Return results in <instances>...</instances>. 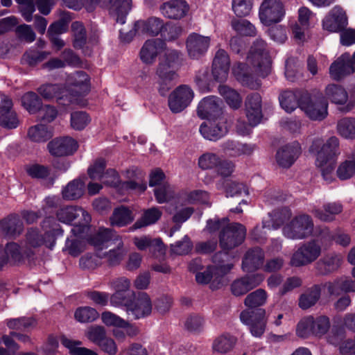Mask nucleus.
Segmentation results:
<instances>
[{
    "instance_id": "obj_53",
    "label": "nucleus",
    "mask_w": 355,
    "mask_h": 355,
    "mask_svg": "<svg viewBox=\"0 0 355 355\" xmlns=\"http://www.w3.org/2000/svg\"><path fill=\"white\" fill-rule=\"evenodd\" d=\"M320 296V288L318 285L313 286L305 293L300 296L299 306L303 309H306L314 305Z\"/></svg>"
},
{
    "instance_id": "obj_5",
    "label": "nucleus",
    "mask_w": 355,
    "mask_h": 355,
    "mask_svg": "<svg viewBox=\"0 0 355 355\" xmlns=\"http://www.w3.org/2000/svg\"><path fill=\"white\" fill-rule=\"evenodd\" d=\"M230 256L227 252H220L213 257L214 266H208L206 269L198 272L196 275V280L198 284H207L211 283V288H218L221 278L228 273L233 268L234 263L229 260Z\"/></svg>"
},
{
    "instance_id": "obj_14",
    "label": "nucleus",
    "mask_w": 355,
    "mask_h": 355,
    "mask_svg": "<svg viewBox=\"0 0 355 355\" xmlns=\"http://www.w3.org/2000/svg\"><path fill=\"white\" fill-rule=\"evenodd\" d=\"M229 126L227 117H219L203 122L200 126L199 131L205 139L216 141L227 133Z\"/></svg>"
},
{
    "instance_id": "obj_30",
    "label": "nucleus",
    "mask_w": 355,
    "mask_h": 355,
    "mask_svg": "<svg viewBox=\"0 0 355 355\" xmlns=\"http://www.w3.org/2000/svg\"><path fill=\"white\" fill-rule=\"evenodd\" d=\"M160 10L168 18L180 19L188 12L189 5L184 0H170L161 6Z\"/></svg>"
},
{
    "instance_id": "obj_39",
    "label": "nucleus",
    "mask_w": 355,
    "mask_h": 355,
    "mask_svg": "<svg viewBox=\"0 0 355 355\" xmlns=\"http://www.w3.org/2000/svg\"><path fill=\"white\" fill-rule=\"evenodd\" d=\"M306 92L300 91H285L279 96V103L282 107L287 112H291L300 107V101Z\"/></svg>"
},
{
    "instance_id": "obj_31",
    "label": "nucleus",
    "mask_w": 355,
    "mask_h": 355,
    "mask_svg": "<svg viewBox=\"0 0 355 355\" xmlns=\"http://www.w3.org/2000/svg\"><path fill=\"white\" fill-rule=\"evenodd\" d=\"M292 212L288 208H283L275 211L272 214H269L267 218L263 220V228L268 230H277L285 223L290 221L292 218Z\"/></svg>"
},
{
    "instance_id": "obj_51",
    "label": "nucleus",
    "mask_w": 355,
    "mask_h": 355,
    "mask_svg": "<svg viewBox=\"0 0 355 355\" xmlns=\"http://www.w3.org/2000/svg\"><path fill=\"white\" fill-rule=\"evenodd\" d=\"M99 316L96 309L88 306L78 307L74 311L75 320L80 323H89L95 321Z\"/></svg>"
},
{
    "instance_id": "obj_64",
    "label": "nucleus",
    "mask_w": 355,
    "mask_h": 355,
    "mask_svg": "<svg viewBox=\"0 0 355 355\" xmlns=\"http://www.w3.org/2000/svg\"><path fill=\"white\" fill-rule=\"evenodd\" d=\"M220 162V157L215 153H205L200 155L198 160V165L202 170L216 168Z\"/></svg>"
},
{
    "instance_id": "obj_28",
    "label": "nucleus",
    "mask_w": 355,
    "mask_h": 355,
    "mask_svg": "<svg viewBox=\"0 0 355 355\" xmlns=\"http://www.w3.org/2000/svg\"><path fill=\"white\" fill-rule=\"evenodd\" d=\"M245 112L248 120L253 125H258L262 119L261 98L258 93H253L247 96Z\"/></svg>"
},
{
    "instance_id": "obj_56",
    "label": "nucleus",
    "mask_w": 355,
    "mask_h": 355,
    "mask_svg": "<svg viewBox=\"0 0 355 355\" xmlns=\"http://www.w3.org/2000/svg\"><path fill=\"white\" fill-rule=\"evenodd\" d=\"M328 290L332 295H338L340 291L355 292V281L349 279H340L328 284Z\"/></svg>"
},
{
    "instance_id": "obj_58",
    "label": "nucleus",
    "mask_w": 355,
    "mask_h": 355,
    "mask_svg": "<svg viewBox=\"0 0 355 355\" xmlns=\"http://www.w3.org/2000/svg\"><path fill=\"white\" fill-rule=\"evenodd\" d=\"M26 252L22 250L20 246L14 242L9 243L6 245L5 248V258L7 262L17 263L20 262Z\"/></svg>"
},
{
    "instance_id": "obj_52",
    "label": "nucleus",
    "mask_w": 355,
    "mask_h": 355,
    "mask_svg": "<svg viewBox=\"0 0 355 355\" xmlns=\"http://www.w3.org/2000/svg\"><path fill=\"white\" fill-rule=\"evenodd\" d=\"M326 96L336 104H344L348 99L345 89L337 85H329L326 87Z\"/></svg>"
},
{
    "instance_id": "obj_63",
    "label": "nucleus",
    "mask_w": 355,
    "mask_h": 355,
    "mask_svg": "<svg viewBox=\"0 0 355 355\" xmlns=\"http://www.w3.org/2000/svg\"><path fill=\"white\" fill-rule=\"evenodd\" d=\"M195 81L199 89L202 92H209L213 86V80L207 68H203L198 71Z\"/></svg>"
},
{
    "instance_id": "obj_38",
    "label": "nucleus",
    "mask_w": 355,
    "mask_h": 355,
    "mask_svg": "<svg viewBox=\"0 0 355 355\" xmlns=\"http://www.w3.org/2000/svg\"><path fill=\"white\" fill-rule=\"evenodd\" d=\"M85 191V182L81 178L70 181L62 189V196L66 200H76L80 198Z\"/></svg>"
},
{
    "instance_id": "obj_19",
    "label": "nucleus",
    "mask_w": 355,
    "mask_h": 355,
    "mask_svg": "<svg viewBox=\"0 0 355 355\" xmlns=\"http://www.w3.org/2000/svg\"><path fill=\"white\" fill-rule=\"evenodd\" d=\"M210 44V38L200 34L191 33L186 41V47L189 56L198 59L207 51Z\"/></svg>"
},
{
    "instance_id": "obj_26",
    "label": "nucleus",
    "mask_w": 355,
    "mask_h": 355,
    "mask_svg": "<svg viewBox=\"0 0 355 355\" xmlns=\"http://www.w3.org/2000/svg\"><path fill=\"white\" fill-rule=\"evenodd\" d=\"M89 230V225L87 228L83 230V227L74 226L71 228L72 236L67 238L64 250L73 257L78 256L83 250V243L80 240L86 239V234Z\"/></svg>"
},
{
    "instance_id": "obj_3",
    "label": "nucleus",
    "mask_w": 355,
    "mask_h": 355,
    "mask_svg": "<svg viewBox=\"0 0 355 355\" xmlns=\"http://www.w3.org/2000/svg\"><path fill=\"white\" fill-rule=\"evenodd\" d=\"M310 151L316 153L315 165L321 171L323 179L330 183L334 180L336 160L340 154L337 137H330L326 143L321 138H316L310 146Z\"/></svg>"
},
{
    "instance_id": "obj_2",
    "label": "nucleus",
    "mask_w": 355,
    "mask_h": 355,
    "mask_svg": "<svg viewBox=\"0 0 355 355\" xmlns=\"http://www.w3.org/2000/svg\"><path fill=\"white\" fill-rule=\"evenodd\" d=\"M271 70V59L262 40H257L251 47L247 58V63H239L234 66L232 72L242 85L251 89H257L260 83L254 78V74L261 77L268 76Z\"/></svg>"
},
{
    "instance_id": "obj_44",
    "label": "nucleus",
    "mask_w": 355,
    "mask_h": 355,
    "mask_svg": "<svg viewBox=\"0 0 355 355\" xmlns=\"http://www.w3.org/2000/svg\"><path fill=\"white\" fill-rule=\"evenodd\" d=\"M162 214V211L157 207L146 209L144 211L140 218L135 223L132 229L137 230L153 225L159 220Z\"/></svg>"
},
{
    "instance_id": "obj_57",
    "label": "nucleus",
    "mask_w": 355,
    "mask_h": 355,
    "mask_svg": "<svg viewBox=\"0 0 355 355\" xmlns=\"http://www.w3.org/2000/svg\"><path fill=\"white\" fill-rule=\"evenodd\" d=\"M85 335L90 342L98 346L107 336V331L104 327L95 324L89 326Z\"/></svg>"
},
{
    "instance_id": "obj_50",
    "label": "nucleus",
    "mask_w": 355,
    "mask_h": 355,
    "mask_svg": "<svg viewBox=\"0 0 355 355\" xmlns=\"http://www.w3.org/2000/svg\"><path fill=\"white\" fill-rule=\"evenodd\" d=\"M21 105L30 114H35L42 106V100L33 92L25 93L21 98Z\"/></svg>"
},
{
    "instance_id": "obj_37",
    "label": "nucleus",
    "mask_w": 355,
    "mask_h": 355,
    "mask_svg": "<svg viewBox=\"0 0 355 355\" xmlns=\"http://www.w3.org/2000/svg\"><path fill=\"white\" fill-rule=\"evenodd\" d=\"M133 243L139 250H149L151 252H159L163 254L165 252L164 244L160 239H153L150 236H135L133 239Z\"/></svg>"
},
{
    "instance_id": "obj_46",
    "label": "nucleus",
    "mask_w": 355,
    "mask_h": 355,
    "mask_svg": "<svg viewBox=\"0 0 355 355\" xmlns=\"http://www.w3.org/2000/svg\"><path fill=\"white\" fill-rule=\"evenodd\" d=\"M336 174L341 180H348L355 175V148L352 156L340 164Z\"/></svg>"
},
{
    "instance_id": "obj_59",
    "label": "nucleus",
    "mask_w": 355,
    "mask_h": 355,
    "mask_svg": "<svg viewBox=\"0 0 355 355\" xmlns=\"http://www.w3.org/2000/svg\"><path fill=\"white\" fill-rule=\"evenodd\" d=\"M314 318L312 316L302 318L297 324L296 334L303 338L313 335Z\"/></svg>"
},
{
    "instance_id": "obj_20",
    "label": "nucleus",
    "mask_w": 355,
    "mask_h": 355,
    "mask_svg": "<svg viewBox=\"0 0 355 355\" xmlns=\"http://www.w3.org/2000/svg\"><path fill=\"white\" fill-rule=\"evenodd\" d=\"M264 279L262 274L247 275L232 282L231 292L235 296H241L258 286Z\"/></svg>"
},
{
    "instance_id": "obj_12",
    "label": "nucleus",
    "mask_w": 355,
    "mask_h": 355,
    "mask_svg": "<svg viewBox=\"0 0 355 355\" xmlns=\"http://www.w3.org/2000/svg\"><path fill=\"white\" fill-rule=\"evenodd\" d=\"M122 306L126 313L134 320H139L150 315L153 305L149 295L146 293H139L132 300H127Z\"/></svg>"
},
{
    "instance_id": "obj_21",
    "label": "nucleus",
    "mask_w": 355,
    "mask_h": 355,
    "mask_svg": "<svg viewBox=\"0 0 355 355\" xmlns=\"http://www.w3.org/2000/svg\"><path fill=\"white\" fill-rule=\"evenodd\" d=\"M48 148L50 153L53 156H67L76 151L78 144L71 137H60L50 141L48 144Z\"/></svg>"
},
{
    "instance_id": "obj_29",
    "label": "nucleus",
    "mask_w": 355,
    "mask_h": 355,
    "mask_svg": "<svg viewBox=\"0 0 355 355\" xmlns=\"http://www.w3.org/2000/svg\"><path fill=\"white\" fill-rule=\"evenodd\" d=\"M58 229L53 227L46 232L44 238H42L37 230L31 229L26 235L27 244L33 248L44 244L47 248L51 249L55 245V236L58 234Z\"/></svg>"
},
{
    "instance_id": "obj_34",
    "label": "nucleus",
    "mask_w": 355,
    "mask_h": 355,
    "mask_svg": "<svg viewBox=\"0 0 355 355\" xmlns=\"http://www.w3.org/2000/svg\"><path fill=\"white\" fill-rule=\"evenodd\" d=\"M111 287L115 293L110 297V304L114 306H120L127 300L123 293L129 290L130 281L126 277H119L110 282Z\"/></svg>"
},
{
    "instance_id": "obj_17",
    "label": "nucleus",
    "mask_w": 355,
    "mask_h": 355,
    "mask_svg": "<svg viewBox=\"0 0 355 355\" xmlns=\"http://www.w3.org/2000/svg\"><path fill=\"white\" fill-rule=\"evenodd\" d=\"M193 97L194 92L189 86L180 85L169 95V108L173 113H179L190 105Z\"/></svg>"
},
{
    "instance_id": "obj_23",
    "label": "nucleus",
    "mask_w": 355,
    "mask_h": 355,
    "mask_svg": "<svg viewBox=\"0 0 355 355\" xmlns=\"http://www.w3.org/2000/svg\"><path fill=\"white\" fill-rule=\"evenodd\" d=\"M39 94L45 100H51L54 98L60 105L63 106H69L72 104L68 101L69 96L67 91L62 88L58 84H44L39 87L37 89Z\"/></svg>"
},
{
    "instance_id": "obj_40",
    "label": "nucleus",
    "mask_w": 355,
    "mask_h": 355,
    "mask_svg": "<svg viewBox=\"0 0 355 355\" xmlns=\"http://www.w3.org/2000/svg\"><path fill=\"white\" fill-rule=\"evenodd\" d=\"M343 210V206L338 202H329L323 205L322 209L313 210L314 216L322 221L330 222Z\"/></svg>"
},
{
    "instance_id": "obj_55",
    "label": "nucleus",
    "mask_w": 355,
    "mask_h": 355,
    "mask_svg": "<svg viewBox=\"0 0 355 355\" xmlns=\"http://www.w3.org/2000/svg\"><path fill=\"white\" fill-rule=\"evenodd\" d=\"M338 132L345 139H355V118H343L337 124Z\"/></svg>"
},
{
    "instance_id": "obj_18",
    "label": "nucleus",
    "mask_w": 355,
    "mask_h": 355,
    "mask_svg": "<svg viewBox=\"0 0 355 355\" xmlns=\"http://www.w3.org/2000/svg\"><path fill=\"white\" fill-rule=\"evenodd\" d=\"M197 112L200 118L207 120L226 117L223 112V102L214 96L204 98L198 104Z\"/></svg>"
},
{
    "instance_id": "obj_10",
    "label": "nucleus",
    "mask_w": 355,
    "mask_h": 355,
    "mask_svg": "<svg viewBox=\"0 0 355 355\" xmlns=\"http://www.w3.org/2000/svg\"><path fill=\"white\" fill-rule=\"evenodd\" d=\"M131 0H86V10L92 12L95 6L99 4L109 9L110 12L118 23L125 22V16L131 9Z\"/></svg>"
},
{
    "instance_id": "obj_60",
    "label": "nucleus",
    "mask_w": 355,
    "mask_h": 355,
    "mask_svg": "<svg viewBox=\"0 0 355 355\" xmlns=\"http://www.w3.org/2000/svg\"><path fill=\"white\" fill-rule=\"evenodd\" d=\"M74 35L73 46L76 49H83L85 53L87 52L84 49L86 44L85 30L81 22L75 21L71 25Z\"/></svg>"
},
{
    "instance_id": "obj_11",
    "label": "nucleus",
    "mask_w": 355,
    "mask_h": 355,
    "mask_svg": "<svg viewBox=\"0 0 355 355\" xmlns=\"http://www.w3.org/2000/svg\"><path fill=\"white\" fill-rule=\"evenodd\" d=\"M300 107L311 120L321 121L328 113V104L326 100L322 96H311L309 93L302 96Z\"/></svg>"
},
{
    "instance_id": "obj_54",
    "label": "nucleus",
    "mask_w": 355,
    "mask_h": 355,
    "mask_svg": "<svg viewBox=\"0 0 355 355\" xmlns=\"http://www.w3.org/2000/svg\"><path fill=\"white\" fill-rule=\"evenodd\" d=\"M268 299V294L263 289L259 288L248 294L244 300V304L250 308L263 306Z\"/></svg>"
},
{
    "instance_id": "obj_16",
    "label": "nucleus",
    "mask_w": 355,
    "mask_h": 355,
    "mask_svg": "<svg viewBox=\"0 0 355 355\" xmlns=\"http://www.w3.org/2000/svg\"><path fill=\"white\" fill-rule=\"evenodd\" d=\"M56 216L59 221L66 224H69L73 220L80 218L76 226L83 227V230L87 228L92 220L91 216L86 210L77 206L62 207L57 211Z\"/></svg>"
},
{
    "instance_id": "obj_33",
    "label": "nucleus",
    "mask_w": 355,
    "mask_h": 355,
    "mask_svg": "<svg viewBox=\"0 0 355 355\" xmlns=\"http://www.w3.org/2000/svg\"><path fill=\"white\" fill-rule=\"evenodd\" d=\"M350 54L345 53L331 64L329 68L331 77L334 80H340L345 76L353 73L349 63Z\"/></svg>"
},
{
    "instance_id": "obj_32",
    "label": "nucleus",
    "mask_w": 355,
    "mask_h": 355,
    "mask_svg": "<svg viewBox=\"0 0 355 355\" xmlns=\"http://www.w3.org/2000/svg\"><path fill=\"white\" fill-rule=\"evenodd\" d=\"M264 253L260 248L249 250L245 253L242 262L243 270L247 272H253L262 266Z\"/></svg>"
},
{
    "instance_id": "obj_8",
    "label": "nucleus",
    "mask_w": 355,
    "mask_h": 355,
    "mask_svg": "<svg viewBox=\"0 0 355 355\" xmlns=\"http://www.w3.org/2000/svg\"><path fill=\"white\" fill-rule=\"evenodd\" d=\"M136 27L139 33L162 35L168 40H175L180 35L182 29L178 26L164 25L163 21L157 17H151L147 21H138L136 22Z\"/></svg>"
},
{
    "instance_id": "obj_47",
    "label": "nucleus",
    "mask_w": 355,
    "mask_h": 355,
    "mask_svg": "<svg viewBox=\"0 0 355 355\" xmlns=\"http://www.w3.org/2000/svg\"><path fill=\"white\" fill-rule=\"evenodd\" d=\"M342 261V257L339 254H329L326 255L318 262V267L324 273L331 272L337 270Z\"/></svg>"
},
{
    "instance_id": "obj_48",
    "label": "nucleus",
    "mask_w": 355,
    "mask_h": 355,
    "mask_svg": "<svg viewBox=\"0 0 355 355\" xmlns=\"http://www.w3.org/2000/svg\"><path fill=\"white\" fill-rule=\"evenodd\" d=\"M218 92L230 107L238 109L241 106L242 98L240 94L234 89L226 85H220Z\"/></svg>"
},
{
    "instance_id": "obj_41",
    "label": "nucleus",
    "mask_w": 355,
    "mask_h": 355,
    "mask_svg": "<svg viewBox=\"0 0 355 355\" xmlns=\"http://www.w3.org/2000/svg\"><path fill=\"white\" fill-rule=\"evenodd\" d=\"M112 243L116 244V248L111 249L107 252H101V254L103 259H105L109 265L116 266L124 258L126 250L123 248V242L120 236Z\"/></svg>"
},
{
    "instance_id": "obj_27",
    "label": "nucleus",
    "mask_w": 355,
    "mask_h": 355,
    "mask_svg": "<svg viewBox=\"0 0 355 355\" xmlns=\"http://www.w3.org/2000/svg\"><path fill=\"white\" fill-rule=\"evenodd\" d=\"M301 153L298 142H293L280 148L276 155L277 164L283 168L290 167L297 159Z\"/></svg>"
},
{
    "instance_id": "obj_1",
    "label": "nucleus",
    "mask_w": 355,
    "mask_h": 355,
    "mask_svg": "<svg viewBox=\"0 0 355 355\" xmlns=\"http://www.w3.org/2000/svg\"><path fill=\"white\" fill-rule=\"evenodd\" d=\"M164 52L160 57L157 69L159 78V92L165 96L177 80V71L181 64V53L177 50L168 49L163 40L153 39L146 41L140 51V58L146 64H152L157 56Z\"/></svg>"
},
{
    "instance_id": "obj_9",
    "label": "nucleus",
    "mask_w": 355,
    "mask_h": 355,
    "mask_svg": "<svg viewBox=\"0 0 355 355\" xmlns=\"http://www.w3.org/2000/svg\"><path fill=\"white\" fill-rule=\"evenodd\" d=\"M67 88H64L68 94L69 103L79 104V97L87 94L90 89V79L88 75L78 71L69 75L66 79Z\"/></svg>"
},
{
    "instance_id": "obj_22",
    "label": "nucleus",
    "mask_w": 355,
    "mask_h": 355,
    "mask_svg": "<svg viewBox=\"0 0 355 355\" xmlns=\"http://www.w3.org/2000/svg\"><path fill=\"white\" fill-rule=\"evenodd\" d=\"M230 60L227 53L219 49L216 53L212 64V75L217 82H224L228 77Z\"/></svg>"
},
{
    "instance_id": "obj_43",
    "label": "nucleus",
    "mask_w": 355,
    "mask_h": 355,
    "mask_svg": "<svg viewBox=\"0 0 355 355\" xmlns=\"http://www.w3.org/2000/svg\"><path fill=\"white\" fill-rule=\"evenodd\" d=\"M132 211L126 207L121 206L114 209L110 218L112 226L124 227L134 220Z\"/></svg>"
},
{
    "instance_id": "obj_42",
    "label": "nucleus",
    "mask_w": 355,
    "mask_h": 355,
    "mask_svg": "<svg viewBox=\"0 0 355 355\" xmlns=\"http://www.w3.org/2000/svg\"><path fill=\"white\" fill-rule=\"evenodd\" d=\"M237 339L229 334H223L216 337L212 343L214 352L225 354L230 352L234 347Z\"/></svg>"
},
{
    "instance_id": "obj_49",
    "label": "nucleus",
    "mask_w": 355,
    "mask_h": 355,
    "mask_svg": "<svg viewBox=\"0 0 355 355\" xmlns=\"http://www.w3.org/2000/svg\"><path fill=\"white\" fill-rule=\"evenodd\" d=\"M28 137L32 141L44 142L52 137V132L47 126L38 124L28 129Z\"/></svg>"
},
{
    "instance_id": "obj_35",
    "label": "nucleus",
    "mask_w": 355,
    "mask_h": 355,
    "mask_svg": "<svg viewBox=\"0 0 355 355\" xmlns=\"http://www.w3.org/2000/svg\"><path fill=\"white\" fill-rule=\"evenodd\" d=\"M216 187L218 190L224 192L227 197L249 194L248 188L245 184L230 180L220 179L216 183Z\"/></svg>"
},
{
    "instance_id": "obj_36",
    "label": "nucleus",
    "mask_w": 355,
    "mask_h": 355,
    "mask_svg": "<svg viewBox=\"0 0 355 355\" xmlns=\"http://www.w3.org/2000/svg\"><path fill=\"white\" fill-rule=\"evenodd\" d=\"M23 231V223L18 216H10L0 221V236L15 237Z\"/></svg>"
},
{
    "instance_id": "obj_6",
    "label": "nucleus",
    "mask_w": 355,
    "mask_h": 355,
    "mask_svg": "<svg viewBox=\"0 0 355 355\" xmlns=\"http://www.w3.org/2000/svg\"><path fill=\"white\" fill-rule=\"evenodd\" d=\"M314 224L312 218L307 214H299L285 223L282 235L290 240H304L313 234Z\"/></svg>"
},
{
    "instance_id": "obj_15",
    "label": "nucleus",
    "mask_w": 355,
    "mask_h": 355,
    "mask_svg": "<svg viewBox=\"0 0 355 355\" xmlns=\"http://www.w3.org/2000/svg\"><path fill=\"white\" fill-rule=\"evenodd\" d=\"M266 311L259 309L257 311L244 310L241 313V321L249 326L252 335L254 337H261L266 329Z\"/></svg>"
},
{
    "instance_id": "obj_13",
    "label": "nucleus",
    "mask_w": 355,
    "mask_h": 355,
    "mask_svg": "<svg viewBox=\"0 0 355 355\" xmlns=\"http://www.w3.org/2000/svg\"><path fill=\"white\" fill-rule=\"evenodd\" d=\"M259 14L264 25L278 23L285 15L284 5L282 0H264L259 8Z\"/></svg>"
},
{
    "instance_id": "obj_7",
    "label": "nucleus",
    "mask_w": 355,
    "mask_h": 355,
    "mask_svg": "<svg viewBox=\"0 0 355 355\" xmlns=\"http://www.w3.org/2000/svg\"><path fill=\"white\" fill-rule=\"evenodd\" d=\"M322 251V244L319 239H314L304 242L293 253L290 265L294 267L308 266L320 257Z\"/></svg>"
},
{
    "instance_id": "obj_25",
    "label": "nucleus",
    "mask_w": 355,
    "mask_h": 355,
    "mask_svg": "<svg viewBox=\"0 0 355 355\" xmlns=\"http://www.w3.org/2000/svg\"><path fill=\"white\" fill-rule=\"evenodd\" d=\"M347 24L345 12L339 7H334L322 21L323 28L329 32H338Z\"/></svg>"
},
{
    "instance_id": "obj_45",
    "label": "nucleus",
    "mask_w": 355,
    "mask_h": 355,
    "mask_svg": "<svg viewBox=\"0 0 355 355\" xmlns=\"http://www.w3.org/2000/svg\"><path fill=\"white\" fill-rule=\"evenodd\" d=\"M60 340L71 355H98L96 352L90 349L80 347L82 344L80 341L72 340L64 336L61 337Z\"/></svg>"
},
{
    "instance_id": "obj_62",
    "label": "nucleus",
    "mask_w": 355,
    "mask_h": 355,
    "mask_svg": "<svg viewBox=\"0 0 355 355\" xmlns=\"http://www.w3.org/2000/svg\"><path fill=\"white\" fill-rule=\"evenodd\" d=\"M103 257L101 252L96 254H86L80 259V266L83 269L93 270L101 266Z\"/></svg>"
},
{
    "instance_id": "obj_4",
    "label": "nucleus",
    "mask_w": 355,
    "mask_h": 355,
    "mask_svg": "<svg viewBox=\"0 0 355 355\" xmlns=\"http://www.w3.org/2000/svg\"><path fill=\"white\" fill-rule=\"evenodd\" d=\"M207 229L210 232L221 230L220 245L223 250H231L240 245L246 236V229L240 223H229V220L224 218L221 220L214 218L209 220Z\"/></svg>"
},
{
    "instance_id": "obj_24",
    "label": "nucleus",
    "mask_w": 355,
    "mask_h": 355,
    "mask_svg": "<svg viewBox=\"0 0 355 355\" xmlns=\"http://www.w3.org/2000/svg\"><path fill=\"white\" fill-rule=\"evenodd\" d=\"M119 237V235L114 231L101 227L93 235L89 237L86 236V239L94 246L97 251L101 252L103 249L110 247Z\"/></svg>"
},
{
    "instance_id": "obj_61",
    "label": "nucleus",
    "mask_w": 355,
    "mask_h": 355,
    "mask_svg": "<svg viewBox=\"0 0 355 355\" xmlns=\"http://www.w3.org/2000/svg\"><path fill=\"white\" fill-rule=\"evenodd\" d=\"M231 25L232 28L241 35L246 36H254L256 35L255 27L246 19H233Z\"/></svg>"
}]
</instances>
